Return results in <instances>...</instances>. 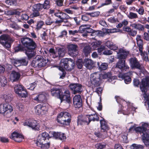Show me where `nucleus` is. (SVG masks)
Wrapping results in <instances>:
<instances>
[{"instance_id": "nucleus-1", "label": "nucleus", "mask_w": 149, "mask_h": 149, "mask_svg": "<svg viewBox=\"0 0 149 149\" xmlns=\"http://www.w3.org/2000/svg\"><path fill=\"white\" fill-rule=\"evenodd\" d=\"M20 41L22 45L19 44L14 47L15 52H22L26 55L28 60L31 59L35 55L36 43L33 39L27 37L21 38Z\"/></svg>"}, {"instance_id": "nucleus-2", "label": "nucleus", "mask_w": 149, "mask_h": 149, "mask_svg": "<svg viewBox=\"0 0 149 149\" xmlns=\"http://www.w3.org/2000/svg\"><path fill=\"white\" fill-rule=\"evenodd\" d=\"M99 118L98 114L95 112L93 114H87L85 116L82 115H79L77 117V125L84 126L88 125L91 121H98Z\"/></svg>"}, {"instance_id": "nucleus-3", "label": "nucleus", "mask_w": 149, "mask_h": 149, "mask_svg": "<svg viewBox=\"0 0 149 149\" xmlns=\"http://www.w3.org/2000/svg\"><path fill=\"white\" fill-rule=\"evenodd\" d=\"M50 1L45 0L43 4L38 3L34 4L32 8V13L31 16L32 18L40 16V12L41 13L45 12V10H48L50 7Z\"/></svg>"}, {"instance_id": "nucleus-4", "label": "nucleus", "mask_w": 149, "mask_h": 149, "mask_svg": "<svg viewBox=\"0 0 149 149\" xmlns=\"http://www.w3.org/2000/svg\"><path fill=\"white\" fill-rule=\"evenodd\" d=\"M133 84L136 87H138L139 85L140 89L143 93V97L146 98L147 96L148 88L149 90V77H146L143 78L141 82L139 79L134 78L133 80Z\"/></svg>"}, {"instance_id": "nucleus-5", "label": "nucleus", "mask_w": 149, "mask_h": 149, "mask_svg": "<svg viewBox=\"0 0 149 149\" xmlns=\"http://www.w3.org/2000/svg\"><path fill=\"white\" fill-rule=\"evenodd\" d=\"M71 118L70 113L67 112H63L58 115L56 120L59 124L65 125H68L71 122Z\"/></svg>"}, {"instance_id": "nucleus-6", "label": "nucleus", "mask_w": 149, "mask_h": 149, "mask_svg": "<svg viewBox=\"0 0 149 149\" xmlns=\"http://www.w3.org/2000/svg\"><path fill=\"white\" fill-rule=\"evenodd\" d=\"M48 60L43 58L42 56H36L32 61L31 65L34 68H42L45 66L47 64Z\"/></svg>"}, {"instance_id": "nucleus-7", "label": "nucleus", "mask_w": 149, "mask_h": 149, "mask_svg": "<svg viewBox=\"0 0 149 149\" xmlns=\"http://www.w3.org/2000/svg\"><path fill=\"white\" fill-rule=\"evenodd\" d=\"M13 110L12 107L8 103H3L0 104V113L7 118L11 116V113Z\"/></svg>"}, {"instance_id": "nucleus-8", "label": "nucleus", "mask_w": 149, "mask_h": 149, "mask_svg": "<svg viewBox=\"0 0 149 149\" xmlns=\"http://www.w3.org/2000/svg\"><path fill=\"white\" fill-rule=\"evenodd\" d=\"M14 41V40L7 34H3L0 36V43L6 48L10 47Z\"/></svg>"}, {"instance_id": "nucleus-9", "label": "nucleus", "mask_w": 149, "mask_h": 149, "mask_svg": "<svg viewBox=\"0 0 149 149\" xmlns=\"http://www.w3.org/2000/svg\"><path fill=\"white\" fill-rule=\"evenodd\" d=\"M14 91L15 93L19 97L26 98L28 96V94L26 90L22 85H15L14 87Z\"/></svg>"}, {"instance_id": "nucleus-10", "label": "nucleus", "mask_w": 149, "mask_h": 149, "mask_svg": "<svg viewBox=\"0 0 149 149\" xmlns=\"http://www.w3.org/2000/svg\"><path fill=\"white\" fill-rule=\"evenodd\" d=\"M24 126H27L32 128L33 130H39L40 125L37 120L33 118H30L25 121L23 123Z\"/></svg>"}, {"instance_id": "nucleus-11", "label": "nucleus", "mask_w": 149, "mask_h": 149, "mask_svg": "<svg viewBox=\"0 0 149 149\" xmlns=\"http://www.w3.org/2000/svg\"><path fill=\"white\" fill-rule=\"evenodd\" d=\"M91 86L92 87H95L100 85L101 76L98 72H95L91 75Z\"/></svg>"}, {"instance_id": "nucleus-12", "label": "nucleus", "mask_w": 149, "mask_h": 149, "mask_svg": "<svg viewBox=\"0 0 149 149\" xmlns=\"http://www.w3.org/2000/svg\"><path fill=\"white\" fill-rule=\"evenodd\" d=\"M148 126V123H144L142 124L141 126L136 127L134 128V131L136 133L138 134H139L141 136H142L143 134H146L148 133V130L147 128Z\"/></svg>"}, {"instance_id": "nucleus-13", "label": "nucleus", "mask_w": 149, "mask_h": 149, "mask_svg": "<svg viewBox=\"0 0 149 149\" xmlns=\"http://www.w3.org/2000/svg\"><path fill=\"white\" fill-rule=\"evenodd\" d=\"M116 68L119 69L121 71L124 72L128 70L130 67L126 63L125 60H119L116 65Z\"/></svg>"}, {"instance_id": "nucleus-14", "label": "nucleus", "mask_w": 149, "mask_h": 149, "mask_svg": "<svg viewBox=\"0 0 149 149\" xmlns=\"http://www.w3.org/2000/svg\"><path fill=\"white\" fill-rule=\"evenodd\" d=\"M59 99L61 100V102L65 101L68 103H70L71 100L70 91L68 90H65L63 93L62 91Z\"/></svg>"}, {"instance_id": "nucleus-15", "label": "nucleus", "mask_w": 149, "mask_h": 149, "mask_svg": "<svg viewBox=\"0 0 149 149\" xmlns=\"http://www.w3.org/2000/svg\"><path fill=\"white\" fill-rule=\"evenodd\" d=\"M82 85L78 83L70 84L69 87L73 94L80 93L82 91Z\"/></svg>"}, {"instance_id": "nucleus-16", "label": "nucleus", "mask_w": 149, "mask_h": 149, "mask_svg": "<svg viewBox=\"0 0 149 149\" xmlns=\"http://www.w3.org/2000/svg\"><path fill=\"white\" fill-rule=\"evenodd\" d=\"M68 53L70 55L73 57H76L78 54V47L77 45L71 44L68 47Z\"/></svg>"}, {"instance_id": "nucleus-17", "label": "nucleus", "mask_w": 149, "mask_h": 149, "mask_svg": "<svg viewBox=\"0 0 149 149\" xmlns=\"http://www.w3.org/2000/svg\"><path fill=\"white\" fill-rule=\"evenodd\" d=\"M28 61L26 58H24L19 60L13 59L12 60V63L15 66H26L28 64Z\"/></svg>"}, {"instance_id": "nucleus-18", "label": "nucleus", "mask_w": 149, "mask_h": 149, "mask_svg": "<svg viewBox=\"0 0 149 149\" xmlns=\"http://www.w3.org/2000/svg\"><path fill=\"white\" fill-rule=\"evenodd\" d=\"M73 103L75 108H79L82 105V101L80 95H75L73 98Z\"/></svg>"}, {"instance_id": "nucleus-19", "label": "nucleus", "mask_w": 149, "mask_h": 149, "mask_svg": "<svg viewBox=\"0 0 149 149\" xmlns=\"http://www.w3.org/2000/svg\"><path fill=\"white\" fill-rule=\"evenodd\" d=\"M130 68L132 69H135L139 68L140 63L136 57H132L128 60Z\"/></svg>"}, {"instance_id": "nucleus-20", "label": "nucleus", "mask_w": 149, "mask_h": 149, "mask_svg": "<svg viewBox=\"0 0 149 149\" xmlns=\"http://www.w3.org/2000/svg\"><path fill=\"white\" fill-rule=\"evenodd\" d=\"M32 99L38 103H44L47 101L45 95L43 93L39 94L36 96H33Z\"/></svg>"}, {"instance_id": "nucleus-21", "label": "nucleus", "mask_w": 149, "mask_h": 149, "mask_svg": "<svg viewBox=\"0 0 149 149\" xmlns=\"http://www.w3.org/2000/svg\"><path fill=\"white\" fill-rule=\"evenodd\" d=\"M129 52L125 49L120 48L118 53V58L119 60H125L128 56Z\"/></svg>"}, {"instance_id": "nucleus-22", "label": "nucleus", "mask_w": 149, "mask_h": 149, "mask_svg": "<svg viewBox=\"0 0 149 149\" xmlns=\"http://www.w3.org/2000/svg\"><path fill=\"white\" fill-rule=\"evenodd\" d=\"M52 135L55 139L59 140L62 141H65L66 139V135L64 133L61 132H53Z\"/></svg>"}, {"instance_id": "nucleus-23", "label": "nucleus", "mask_w": 149, "mask_h": 149, "mask_svg": "<svg viewBox=\"0 0 149 149\" xmlns=\"http://www.w3.org/2000/svg\"><path fill=\"white\" fill-rule=\"evenodd\" d=\"M107 131H101L100 132L99 131L95 132L94 133V134L97 137L105 139L109 136L107 132Z\"/></svg>"}, {"instance_id": "nucleus-24", "label": "nucleus", "mask_w": 149, "mask_h": 149, "mask_svg": "<svg viewBox=\"0 0 149 149\" xmlns=\"http://www.w3.org/2000/svg\"><path fill=\"white\" fill-rule=\"evenodd\" d=\"M20 77V74L18 72H17L14 70H13L10 76V79L13 81H18Z\"/></svg>"}, {"instance_id": "nucleus-25", "label": "nucleus", "mask_w": 149, "mask_h": 149, "mask_svg": "<svg viewBox=\"0 0 149 149\" xmlns=\"http://www.w3.org/2000/svg\"><path fill=\"white\" fill-rule=\"evenodd\" d=\"M142 38L141 36L137 35L136 38L137 45L139 48V50L143 49V43Z\"/></svg>"}, {"instance_id": "nucleus-26", "label": "nucleus", "mask_w": 149, "mask_h": 149, "mask_svg": "<svg viewBox=\"0 0 149 149\" xmlns=\"http://www.w3.org/2000/svg\"><path fill=\"white\" fill-rule=\"evenodd\" d=\"M62 91V89L56 88H53L51 89V94L52 96L59 98Z\"/></svg>"}, {"instance_id": "nucleus-27", "label": "nucleus", "mask_w": 149, "mask_h": 149, "mask_svg": "<svg viewBox=\"0 0 149 149\" xmlns=\"http://www.w3.org/2000/svg\"><path fill=\"white\" fill-rule=\"evenodd\" d=\"M130 26L140 31H143L145 29L144 26L139 23L132 24H130Z\"/></svg>"}, {"instance_id": "nucleus-28", "label": "nucleus", "mask_w": 149, "mask_h": 149, "mask_svg": "<svg viewBox=\"0 0 149 149\" xmlns=\"http://www.w3.org/2000/svg\"><path fill=\"white\" fill-rule=\"evenodd\" d=\"M93 64V61L90 59H85L83 61V65L88 69H92Z\"/></svg>"}, {"instance_id": "nucleus-29", "label": "nucleus", "mask_w": 149, "mask_h": 149, "mask_svg": "<svg viewBox=\"0 0 149 149\" xmlns=\"http://www.w3.org/2000/svg\"><path fill=\"white\" fill-rule=\"evenodd\" d=\"M100 123L101 127V131H108L109 130V128L107 124V122L104 118H103L102 120H100Z\"/></svg>"}, {"instance_id": "nucleus-30", "label": "nucleus", "mask_w": 149, "mask_h": 149, "mask_svg": "<svg viewBox=\"0 0 149 149\" xmlns=\"http://www.w3.org/2000/svg\"><path fill=\"white\" fill-rule=\"evenodd\" d=\"M143 49L139 50L140 54L142 57V58L143 61L146 62L149 61L148 53V51H143Z\"/></svg>"}, {"instance_id": "nucleus-31", "label": "nucleus", "mask_w": 149, "mask_h": 149, "mask_svg": "<svg viewBox=\"0 0 149 149\" xmlns=\"http://www.w3.org/2000/svg\"><path fill=\"white\" fill-rule=\"evenodd\" d=\"M142 140L146 146H149V134L148 133L145 134H143L141 136Z\"/></svg>"}, {"instance_id": "nucleus-32", "label": "nucleus", "mask_w": 149, "mask_h": 149, "mask_svg": "<svg viewBox=\"0 0 149 149\" xmlns=\"http://www.w3.org/2000/svg\"><path fill=\"white\" fill-rule=\"evenodd\" d=\"M82 52L85 56L87 57L91 52V48L89 45H86L84 47Z\"/></svg>"}, {"instance_id": "nucleus-33", "label": "nucleus", "mask_w": 149, "mask_h": 149, "mask_svg": "<svg viewBox=\"0 0 149 149\" xmlns=\"http://www.w3.org/2000/svg\"><path fill=\"white\" fill-rule=\"evenodd\" d=\"M102 78L103 79L108 78L109 81H112L116 79V77L112 76L111 74L109 72H108L104 73L102 75Z\"/></svg>"}, {"instance_id": "nucleus-34", "label": "nucleus", "mask_w": 149, "mask_h": 149, "mask_svg": "<svg viewBox=\"0 0 149 149\" xmlns=\"http://www.w3.org/2000/svg\"><path fill=\"white\" fill-rule=\"evenodd\" d=\"M6 78L3 76H0V87H4L7 84Z\"/></svg>"}, {"instance_id": "nucleus-35", "label": "nucleus", "mask_w": 149, "mask_h": 149, "mask_svg": "<svg viewBox=\"0 0 149 149\" xmlns=\"http://www.w3.org/2000/svg\"><path fill=\"white\" fill-rule=\"evenodd\" d=\"M68 58L62 59L61 61V65L64 68L69 70V65L68 64Z\"/></svg>"}, {"instance_id": "nucleus-36", "label": "nucleus", "mask_w": 149, "mask_h": 149, "mask_svg": "<svg viewBox=\"0 0 149 149\" xmlns=\"http://www.w3.org/2000/svg\"><path fill=\"white\" fill-rule=\"evenodd\" d=\"M82 30L84 33H92V34H93L95 32L96 33H99L98 31H95V32L94 30L89 27H86L82 29Z\"/></svg>"}, {"instance_id": "nucleus-37", "label": "nucleus", "mask_w": 149, "mask_h": 149, "mask_svg": "<svg viewBox=\"0 0 149 149\" xmlns=\"http://www.w3.org/2000/svg\"><path fill=\"white\" fill-rule=\"evenodd\" d=\"M105 45L111 49L116 50L118 48L117 47H114L113 43L111 42L108 40L105 43Z\"/></svg>"}, {"instance_id": "nucleus-38", "label": "nucleus", "mask_w": 149, "mask_h": 149, "mask_svg": "<svg viewBox=\"0 0 149 149\" xmlns=\"http://www.w3.org/2000/svg\"><path fill=\"white\" fill-rule=\"evenodd\" d=\"M122 77L123 79H124L125 84H129L131 82V78L129 76L125 74L122 75Z\"/></svg>"}, {"instance_id": "nucleus-39", "label": "nucleus", "mask_w": 149, "mask_h": 149, "mask_svg": "<svg viewBox=\"0 0 149 149\" xmlns=\"http://www.w3.org/2000/svg\"><path fill=\"white\" fill-rule=\"evenodd\" d=\"M97 65L99 66V70L101 71L106 70L108 66V64L105 63H102L100 65L99 63L98 62L97 63Z\"/></svg>"}, {"instance_id": "nucleus-40", "label": "nucleus", "mask_w": 149, "mask_h": 149, "mask_svg": "<svg viewBox=\"0 0 149 149\" xmlns=\"http://www.w3.org/2000/svg\"><path fill=\"white\" fill-rule=\"evenodd\" d=\"M127 17L130 19H135L138 17L136 13L132 12H130L127 15Z\"/></svg>"}, {"instance_id": "nucleus-41", "label": "nucleus", "mask_w": 149, "mask_h": 149, "mask_svg": "<svg viewBox=\"0 0 149 149\" xmlns=\"http://www.w3.org/2000/svg\"><path fill=\"white\" fill-rule=\"evenodd\" d=\"M76 65L79 69L82 68L83 65V61L81 59H79L76 62Z\"/></svg>"}, {"instance_id": "nucleus-42", "label": "nucleus", "mask_w": 149, "mask_h": 149, "mask_svg": "<svg viewBox=\"0 0 149 149\" xmlns=\"http://www.w3.org/2000/svg\"><path fill=\"white\" fill-rule=\"evenodd\" d=\"M101 42L100 41H98L97 42H93L92 43V48L93 50L96 49L98 47L101 45Z\"/></svg>"}, {"instance_id": "nucleus-43", "label": "nucleus", "mask_w": 149, "mask_h": 149, "mask_svg": "<svg viewBox=\"0 0 149 149\" xmlns=\"http://www.w3.org/2000/svg\"><path fill=\"white\" fill-rule=\"evenodd\" d=\"M41 107V104H39L35 107V111L38 115H39L42 113Z\"/></svg>"}, {"instance_id": "nucleus-44", "label": "nucleus", "mask_w": 149, "mask_h": 149, "mask_svg": "<svg viewBox=\"0 0 149 149\" xmlns=\"http://www.w3.org/2000/svg\"><path fill=\"white\" fill-rule=\"evenodd\" d=\"M131 149H143L144 146L139 144H133L131 146Z\"/></svg>"}, {"instance_id": "nucleus-45", "label": "nucleus", "mask_w": 149, "mask_h": 149, "mask_svg": "<svg viewBox=\"0 0 149 149\" xmlns=\"http://www.w3.org/2000/svg\"><path fill=\"white\" fill-rule=\"evenodd\" d=\"M65 54V49L63 48H60L58 50V56L63 57Z\"/></svg>"}, {"instance_id": "nucleus-46", "label": "nucleus", "mask_w": 149, "mask_h": 149, "mask_svg": "<svg viewBox=\"0 0 149 149\" xmlns=\"http://www.w3.org/2000/svg\"><path fill=\"white\" fill-rule=\"evenodd\" d=\"M19 134L17 132L14 131L11 134L10 137L11 139H13L15 141V139H17Z\"/></svg>"}, {"instance_id": "nucleus-47", "label": "nucleus", "mask_w": 149, "mask_h": 149, "mask_svg": "<svg viewBox=\"0 0 149 149\" xmlns=\"http://www.w3.org/2000/svg\"><path fill=\"white\" fill-rule=\"evenodd\" d=\"M39 137H41V139H43L46 140H47V139L48 140L50 138L48 134L46 132L42 133L41 134V136H40Z\"/></svg>"}, {"instance_id": "nucleus-48", "label": "nucleus", "mask_w": 149, "mask_h": 149, "mask_svg": "<svg viewBox=\"0 0 149 149\" xmlns=\"http://www.w3.org/2000/svg\"><path fill=\"white\" fill-rule=\"evenodd\" d=\"M105 46L102 45L98 47L97 49L98 54L100 55H103V53L105 50Z\"/></svg>"}, {"instance_id": "nucleus-49", "label": "nucleus", "mask_w": 149, "mask_h": 149, "mask_svg": "<svg viewBox=\"0 0 149 149\" xmlns=\"http://www.w3.org/2000/svg\"><path fill=\"white\" fill-rule=\"evenodd\" d=\"M49 52L50 53V55H52L54 58H56L58 57L56 52L53 48H51L49 50Z\"/></svg>"}, {"instance_id": "nucleus-50", "label": "nucleus", "mask_w": 149, "mask_h": 149, "mask_svg": "<svg viewBox=\"0 0 149 149\" xmlns=\"http://www.w3.org/2000/svg\"><path fill=\"white\" fill-rule=\"evenodd\" d=\"M50 143L49 142L47 143H45L40 145V147L42 149H48L50 147Z\"/></svg>"}, {"instance_id": "nucleus-51", "label": "nucleus", "mask_w": 149, "mask_h": 149, "mask_svg": "<svg viewBox=\"0 0 149 149\" xmlns=\"http://www.w3.org/2000/svg\"><path fill=\"white\" fill-rule=\"evenodd\" d=\"M7 13L8 15H19L20 14V12L18 11L15 10H9L7 12Z\"/></svg>"}, {"instance_id": "nucleus-52", "label": "nucleus", "mask_w": 149, "mask_h": 149, "mask_svg": "<svg viewBox=\"0 0 149 149\" xmlns=\"http://www.w3.org/2000/svg\"><path fill=\"white\" fill-rule=\"evenodd\" d=\"M45 140L44 139H41V137H39V139L36 142V144L37 146H40V145L45 142Z\"/></svg>"}, {"instance_id": "nucleus-53", "label": "nucleus", "mask_w": 149, "mask_h": 149, "mask_svg": "<svg viewBox=\"0 0 149 149\" xmlns=\"http://www.w3.org/2000/svg\"><path fill=\"white\" fill-rule=\"evenodd\" d=\"M54 22V21L49 17H48L45 20V24L47 25H51Z\"/></svg>"}, {"instance_id": "nucleus-54", "label": "nucleus", "mask_w": 149, "mask_h": 149, "mask_svg": "<svg viewBox=\"0 0 149 149\" xmlns=\"http://www.w3.org/2000/svg\"><path fill=\"white\" fill-rule=\"evenodd\" d=\"M89 15L93 17H97L100 14V12L99 11H95L92 12L88 13Z\"/></svg>"}, {"instance_id": "nucleus-55", "label": "nucleus", "mask_w": 149, "mask_h": 149, "mask_svg": "<svg viewBox=\"0 0 149 149\" xmlns=\"http://www.w3.org/2000/svg\"><path fill=\"white\" fill-rule=\"evenodd\" d=\"M89 13H86L85 14L82 15L81 19L82 20L86 21H87L89 19V17L88 16L89 15L88 14Z\"/></svg>"}, {"instance_id": "nucleus-56", "label": "nucleus", "mask_w": 149, "mask_h": 149, "mask_svg": "<svg viewBox=\"0 0 149 149\" xmlns=\"http://www.w3.org/2000/svg\"><path fill=\"white\" fill-rule=\"evenodd\" d=\"M136 69L140 70V73L143 74L146 73V71L143 67H141V64L139 66V68H137Z\"/></svg>"}, {"instance_id": "nucleus-57", "label": "nucleus", "mask_w": 149, "mask_h": 149, "mask_svg": "<svg viewBox=\"0 0 149 149\" xmlns=\"http://www.w3.org/2000/svg\"><path fill=\"white\" fill-rule=\"evenodd\" d=\"M24 138L23 135L20 134L17 139H15V141L17 142L20 143L21 142Z\"/></svg>"}, {"instance_id": "nucleus-58", "label": "nucleus", "mask_w": 149, "mask_h": 149, "mask_svg": "<svg viewBox=\"0 0 149 149\" xmlns=\"http://www.w3.org/2000/svg\"><path fill=\"white\" fill-rule=\"evenodd\" d=\"M95 147L97 149H103L105 148L106 145L101 143H97L95 145Z\"/></svg>"}, {"instance_id": "nucleus-59", "label": "nucleus", "mask_w": 149, "mask_h": 149, "mask_svg": "<svg viewBox=\"0 0 149 149\" xmlns=\"http://www.w3.org/2000/svg\"><path fill=\"white\" fill-rule=\"evenodd\" d=\"M137 33V31L136 30H134L133 29H131V30L129 32L128 34L129 36L134 37L135 36Z\"/></svg>"}, {"instance_id": "nucleus-60", "label": "nucleus", "mask_w": 149, "mask_h": 149, "mask_svg": "<svg viewBox=\"0 0 149 149\" xmlns=\"http://www.w3.org/2000/svg\"><path fill=\"white\" fill-rule=\"evenodd\" d=\"M112 53L113 52L111 51L108 50L105 47L104 52H103V55H109L112 54Z\"/></svg>"}, {"instance_id": "nucleus-61", "label": "nucleus", "mask_w": 149, "mask_h": 149, "mask_svg": "<svg viewBox=\"0 0 149 149\" xmlns=\"http://www.w3.org/2000/svg\"><path fill=\"white\" fill-rule=\"evenodd\" d=\"M112 3V1L111 0H105V3H102L101 5V6L98 7V8H100L101 7L103 6H104L108 5Z\"/></svg>"}, {"instance_id": "nucleus-62", "label": "nucleus", "mask_w": 149, "mask_h": 149, "mask_svg": "<svg viewBox=\"0 0 149 149\" xmlns=\"http://www.w3.org/2000/svg\"><path fill=\"white\" fill-rule=\"evenodd\" d=\"M44 24L43 21H41L37 22L36 25V29L38 30L42 28Z\"/></svg>"}, {"instance_id": "nucleus-63", "label": "nucleus", "mask_w": 149, "mask_h": 149, "mask_svg": "<svg viewBox=\"0 0 149 149\" xmlns=\"http://www.w3.org/2000/svg\"><path fill=\"white\" fill-rule=\"evenodd\" d=\"M70 18V16L67 14L62 12L61 19H68Z\"/></svg>"}, {"instance_id": "nucleus-64", "label": "nucleus", "mask_w": 149, "mask_h": 149, "mask_svg": "<svg viewBox=\"0 0 149 149\" xmlns=\"http://www.w3.org/2000/svg\"><path fill=\"white\" fill-rule=\"evenodd\" d=\"M41 110L42 111V113H45L47 111V107L45 105L41 104Z\"/></svg>"}]
</instances>
